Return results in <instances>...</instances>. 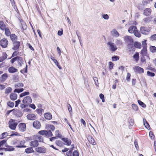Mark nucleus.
<instances>
[{
    "label": "nucleus",
    "instance_id": "obj_1",
    "mask_svg": "<svg viewBox=\"0 0 156 156\" xmlns=\"http://www.w3.org/2000/svg\"><path fill=\"white\" fill-rule=\"evenodd\" d=\"M17 121L13 119L10 120L9 122V127L12 129L15 130L16 126L17 125L18 122Z\"/></svg>",
    "mask_w": 156,
    "mask_h": 156
},
{
    "label": "nucleus",
    "instance_id": "obj_2",
    "mask_svg": "<svg viewBox=\"0 0 156 156\" xmlns=\"http://www.w3.org/2000/svg\"><path fill=\"white\" fill-rule=\"evenodd\" d=\"M107 44L109 46L110 50L112 52L115 51L117 49L115 44L112 42H108Z\"/></svg>",
    "mask_w": 156,
    "mask_h": 156
},
{
    "label": "nucleus",
    "instance_id": "obj_3",
    "mask_svg": "<svg viewBox=\"0 0 156 156\" xmlns=\"http://www.w3.org/2000/svg\"><path fill=\"white\" fill-rule=\"evenodd\" d=\"M123 39L125 42L127 43H133V40L130 36H125L123 37Z\"/></svg>",
    "mask_w": 156,
    "mask_h": 156
},
{
    "label": "nucleus",
    "instance_id": "obj_4",
    "mask_svg": "<svg viewBox=\"0 0 156 156\" xmlns=\"http://www.w3.org/2000/svg\"><path fill=\"white\" fill-rule=\"evenodd\" d=\"M22 102L23 104H26V105H29L32 102L31 98L29 96L25 97L23 98Z\"/></svg>",
    "mask_w": 156,
    "mask_h": 156
},
{
    "label": "nucleus",
    "instance_id": "obj_5",
    "mask_svg": "<svg viewBox=\"0 0 156 156\" xmlns=\"http://www.w3.org/2000/svg\"><path fill=\"white\" fill-rule=\"evenodd\" d=\"M35 150L37 152L41 153H45L47 152L46 149L44 147H36Z\"/></svg>",
    "mask_w": 156,
    "mask_h": 156
},
{
    "label": "nucleus",
    "instance_id": "obj_6",
    "mask_svg": "<svg viewBox=\"0 0 156 156\" xmlns=\"http://www.w3.org/2000/svg\"><path fill=\"white\" fill-rule=\"evenodd\" d=\"M8 41L5 38L2 39L0 41V44L4 48L7 47L8 44Z\"/></svg>",
    "mask_w": 156,
    "mask_h": 156
},
{
    "label": "nucleus",
    "instance_id": "obj_7",
    "mask_svg": "<svg viewBox=\"0 0 156 156\" xmlns=\"http://www.w3.org/2000/svg\"><path fill=\"white\" fill-rule=\"evenodd\" d=\"M17 62L18 64V67H20L23 65H25L24 61L23 58L21 57H19L17 60Z\"/></svg>",
    "mask_w": 156,
    "mask_h": 156
},
{
    "label": "nucleus",
    "instance_id": "obj_8",
    "mask_svg": "<svg viewBox=\"0 0 156 156\" xmlns=\"http://www.w3.org/2000/svg\"><path fill=\"white\" fill-rule=\"evenodd\" d=\"M133 69L135 72H137L139 73H144V69L138 66H135L133 67Z\"/></svg>",
    "mask_w": 156,
    "mask_h": 156
},
{
    "label": "nucleus",
    "instance_id": "obj_9",
    "mask_svg": "<svg viewBox=\"0 0 156 156\" xmlns=\"http://www.w3.org/2000/svg\"><path fill=\"white\" fill-rule=\"evenodd\" d=\"M140 30L141 33L144 34H147L149 33L147 28L144 27H141L140 28Z\"/></svg>",
    "mask_w": 156,
    "mask_h": 156
},
{
    "label": "nucleus",
    "instance_id": "obj_10",
    "mask_svg": "<svg viewBox=\"0 0 156 156\" xmlns=\"http://www.w3.org/2000/svg\"><path fill=\"white\" fill-rule=\"evenodd\" d=\"M27 117L28 119L31 120H34L37 119L36 116L33 114H30L28 115Z\"/></svg>",
    "mask_w": 156,
    "mask_h": 156
},
{
    "label": "nucleus",
    "instance_id": "obj_11",
    "mask_svg": "<svg viewBox=\"0 0 156 156\" xmlns=\"http://www.w3.org/2000/svg\"><path fill=\"white\" fill-rule=\"evenodd\" d=\"M33 126L34 127L37 129H40L41 127L40 123L38 121H34L33 122Z\"/></svg>",
    "mask_w": 156,
    "mask_h": 156
},
{
    "label": "nucleus",
    "instance_id": "obj_12",
    "mask_svg": "<svg viewBox=\"0 0 156 156\" xmlns=\"http://www.w3.org/2000/svg\"><path fill=\"white\" fill-rule=\"evenodd\" d=\"M20 44L19 41H15L13 42V47L12 48L14 50L17 49L19 47Z\"/></svg>",
    "mask_w": 156,
    "mask_h": 156
},
{
    "label": "nucleus",
    "instance_id": "obj_13",
    "mask_svg": "<svg viewBox=\"0 0 156 156\" xmlns=\"http://www.w3.org/2000/svg\"><path fill=\"white\" fill-rule=\"evenodd\" d=\"M19 129L22 132L24 131L26 129V124L24 123H21L19 125Z\"/></svg>",
    "mask_w": 156,
    "mask_h": 156
},
{
    "label": "nucleus",
    "instance_id": "obj_14",
    "mask_svg": "<svg viewBox=\"0 0 156 156\" xmlns=\"http://www.w3.org/2000/svg\"><path fill=\"white\" fill-rule=\"evenodd\" d=\"M39 145L38 142L37 140H35L31 141L30 143V146L34 147H37Z\"/></svg>",
    "mask_w": 156,
    "mask_h": 156
},
{
    "label": "nucleus",
    "instance_id": "obj_15",
    "mask_svg": "<svg viewBox=\"0 0 156 156\" xmlns=\"http://www.w3.org/2000/svg\"><path fill=\"white\" fill-rule=\"evenodd\" d=\"M137 30V28L134 26H131L129 28L128 31L130 33H134Z\"/></svg>",
    "mask_w": 156,
    "mask_h": 156
},
{
    "label": "nucleus",
    "instance_id": "obj_16",
    "mask_svg": "<svg viewBox=\"0 0 156 156\" xmlns=\"http://www.w3.org/2000/svg\"><path fill=\"white\" fill-rule=\"evenodd\" d=\"M62 140L65 142L64 144L69 146L71 144V140L67 138H63Z\"/></svg>",
    "mask_w": 156,
    "mask_h": 156
},
{
    "label": "nucleus",
    "instance_id": "obj_17",
    "mask_svg": "<svg viewBox=\"0 0 156 156\" xmlns=\"http://www.w3.org/2000/svg\"><path fill=\"white\" fill-rule=\"evenodd\" d=\"M44 116L45 118L48 120H50L52 118V115L49 113H46L44 114Z\"/></svg>",
    "mask_w": 156,
    "mask_h": 156
},
{
    "label": "nucleus",
    "instance_id": "obj_18",
    "mask_svg": "<svg viewBox=\"0 0 156 156\" xmlns=\"http://www.w3.org/2000/svg\"><path fill=\"white\" fill-rule=\"evenodd\" d=\"M7 54L5 52H3L2 55L0 57V62H2L7 58Z\"/></svg>",
    "mask_w": 156,
    "mask_h": 156
},
{
    "label": "nucleus",
    "instance_id": "obj_19",
    "mask_svg": "<svg viewBox=\"0 0 156 156\" xmlns=\"http://www.w3.org/2000/svg\"><path fill=\"white\" fill-rule=\"evenodd\" d=\"M151 9L150 8H147L144 11V14L145 15L147 16L151 14Z\"/></svg>",
    "mask_w": 156,
    "mask_h": 156
},
{
    "label": "nucleus",
    "instance_id": "obj_20",
    "mask_svg": "<svg viewBox=\"0 0 156 156\" xmlns=\"http://www.w3.org/2000/svg\"><path fill=\"white\" fill-rule=\"evenodd\" d=\"M8 71L10 73H13L17 72L18 71V70L17 69L15 68L12 66L9 68Z\"/></svg>",
    "mask_w": 156,
    "mask_h": 156
},
{
    "label": "nucleus",
    "instance_id": "obj_21",
    "mask_svg": "<svg viewBox=\"0 0 156 156\" xmlns=\"http://www.w3.org/2000/svg\"><path fill=\"white\" fill-rule=\"evenodd\" d=\"M140 54L143 56H146L147 55L146 48H143L141 51Z\"/></svg>",
    "mask_w": 156,
    "mask_h": 156
},
{
    "label": "nucleus",
    "instance_id": "obj_22",
    "mask_svg": "<svg viewBox=\"0 0 156 156\" xmlns=\"http://www.w3.org/2000/svg\"><path fill=\"white\" fill-rule=\"evenodd\" d=\"M5 146L6 147V148H4L6 151H11L14 150V148L12 146H9L8 145L5 144Z\"/></svg>",
    "mask_w": 156,
    "mask_h": 156
},
{
    "label": "nucleus",
    "instance_id": "obj_23",
    "mask_svg": "<svg viewBox=\"0 0 156 156\" xmlns=\"http://www.w3.org/2000/svg\"><path fill=\"white\" fill-rule=\"evenodd\" d=\"M10 98L11 100L14 101L17 99V95L15 93H12L10 94Z\"/></svg>",
    "mask_w": 156,
    "mask_h": 156
},
{
    "label": "nucleus",
    "instance_id": "obj_24",
    "mask_svg": "<svg viewBox=\"0 0 156 156\" xmlns=\"http://www.w3.org/2000/svg\"><path fill=\"white\" fill-rule=\"evenodd\" d=\"M34 136L36 139L38 140L40 142H43V138L42 136L37 135H34Z\"/></svg>",
    "mask_w": 156,
    "mask_h": 156
},
{
    "label": "nucleus",
    "instance_id": "obj_25",
    "mask_svg": "<svg viewBox=\"0 0 156 156\" xmlns=\"http://www.w3.org/2000/svg\"><path fill=\"white\" fill-rule=\"evenodd\" d=\"M145 127L148 129H150V126L147 121L145 119H143Z\"/></svg>",
    "mask_w": 156,
    "mask_h": 156
},
{
    "label": "nucleus",
    "instance_id": "obj_26",
    "mask_svg": "<svg viewBox=\"0 0 156 156\" xmlns=\"http://www.w3.org/2000/svg\"><path fill=\"white\" fill-rule=\"evenodd\" d=\"M0 28L2 30L5 28V25L3 21H0Z\"/></svg>",
    "mask_w": 156,
    "mask_h": 156
},
{
    "label": "nucleus",
    "instance_id": "obj_27",
    "mask_svg": "<svg viewBox=\"0 0 156 156\" xmlns=\"http://www.w3.org/2000/svg\"><path fill=\"white\" fill-rule=\"evenodd\" d=\"M23 142L22 141H20L19 140H17L16 142V143H17V144L20 143V144L18 145H16V147H20V148H21V147H23L25 148L26 147V146L25 145H23L21 144V143H22Z\"/></svg>",
    "mask_w": 156,
    "mask_h": 156
},
{
    "label": "nucleus",
    "instance_id": "obj_28",
    "mask_svg": "<svg viewBox=\"0 0 156 156\" xmlns=\"http://www.w3.org/2000/svg\"><path fill=\"white\" fill-rule=\"evenodd\" d=\"M115 43L118 46H121L123 44V42L121 40L116 39L115 41Z\"/></svg>",
    "mask_w": 156,
    "mask_h": 156
},
{
    "label": "nucleus",
    "instance_id": "obj_29",
    "mask_svg": "<svg viewBox=\"0 0 156 156\" xmlns=\"http://www.w3.org/2000/svg\"><path fill=\"white\" fill-rule=\"evenodd\" d=\"M111 33L114 36L116 37H118L119 35V34L115 30H113L112 31Z\"/></svg>",
    "mask_w": 156,
    "mask_h": 156
},
{
    "label": "nucleus",
    "instance_id": "obj_30",
    "mask_svg": "<svg viewBox=\"0 0 156 156\" xmlns=\"http://www.w3.org/2000/svg\"><path fill=\"white\" fill-rule=\"evenodd\" d=\"M34 151L32 148L31 147L25 149V152L27 153H30Z\"/></svg>",
    "mask_w": 156,
    "mask_h": 156
},
{
    "label": "nucleus",
    "instance_id": "obj_31",
    "mask_svg": "<svg viewBox=\"0 0 156 156\" xmlns=\"http://www.w3.org/2000/svg\"><path fill=\"white\" fill-rule=\"evenodd\" d=\"M10 38L12 41H16V40H17V37L15 34H12L10 35Z\"/></svg>",
    "mask_w": 156,
    "mask_h": 156
},
{
    "label": "nucleus",
    "instance_id": "obj_32",
    "mask_svg": "<svg viewBox=\"0 0 156 156\" xmlns=\"http://www.w3.org/2000/svg\"><path fill=\"white\" fill-rule=\"evenodd\" d=\"M5 34L7 36H9L11 35L10 32L8 28H6L5 29Z\"/></svg>",
    "mask_w": 156,
    "mask_h": 156
},
{
    "label": "nucleus",
    "instance_id": "obj_33",
    "mask_svg": "<svg viewBox=\"0 0 156 156\" xmlns=\"http://www.w3.org/2000/svg\"><path fill=\"white\" fill-rule=\"evenodd\" d=\"M52 136V134L50 130H46V136Z\"/></svg>",
    "mask_w": 156,
    "mask_h": 156
},
{
    "label": "nucleus",
    "instance_id": "obj_34",
    "mask_svg": "<svg viewBox=\"0 0 156 156\" xmlns=\"http://www.w3.org/2000/svg\"><path fill=\"white\" fill-rule=\"evenodd\" d=\"M133 58L136 61H137L139 58V54L138 53H136L133 56Z\"/></svg>",
    "mask_w": 156,
    "mask_h": 156
},
{
    "label": "nucleus",
    "instance_id": "obj_35",
    "mask_svg": "<svg viewBox=\"0 0 156 156\" xmlns=\"http://www.w3.org/2000/svg\"><path fill=\"white\" fill-rule=\"evenodd\" d=\"M7 78V75L6 73L3 74L2 76L1 80L5 81Z\"/></svg>",
    "mask_w": 156,
    "mask_h": 156
},
{
    "label": "nucleus",
    "instance_id": "obj_36",
    "mask_svg": "<svg viewBox=\"0 0 156 156\" xmlns=\"http://www.w3.org/2000/svg\"><path fill=\"white\" fill-rule=\"evenodd\" d=\"M89 142L92 144L93 145H94L96 144V143L95 142V140L94 138H91L89 140Z\"/></svg>",
    "mask_w": 156,
    "mask_h": 156
},
{
    "label": "nucleus",
    "instance_id": "obj_37",
    "mask_svg": "<svg viewBox=\"0 0 156 156\" xmlns=\"http://www.w3.org/2000/svg\"><path fill=\"white\" fill-rule=\"evenodd\" d=\"M134 45L135 47L137 48H140L141 45L140 44L139 42H135L134 43Z\"/></svg>",
    "mask_w": 156,
    "mask_h": 156
},
{
    "label": "nucleus",
    "instance_id": "obj_38",
    "mask_svg": "<svg viewBox=\"0 0 156 156\" xmlns=\"http://www.w3.org/2000/svg\"><path fill=\"white\" fill-rule=\"evenodd\" d=\"M138 102L139 105L141 106L143 108H145L146 107V105L141 101L138 100Z\"/></svg>",
    "mask_w": 156,
    "mask_h": 156
},
{
    "label": "nucleus",
    "instance_id": "obj_39",
    "mask_svg": "<svg viewBox=\"0 0 156 156\" xmlns=\"http://www.w3.org/2000/svg\"><path fill=\"white\" fill-rule=\"evenodd\" d=\"M150 51L152 52H154L156 51V48L154 46H151L150 47Z\"/></svg>",
    "mask_w": 156,
    "mask_h": 156
},
{
    "label": "nucleus",
    "instance_id": "obj_40",
    "mask_svg": "<svg viewBox=\"0 0 156 156\" xmlns=\"http://www.w3.org/2000/svg\"><path fill=\"white\" fill-rule=\"evenodd\" d=\"M134 34L136 36L138 37H140L141 36V34L138 31V30H137L135 31L134 33Z\"/></svg>",
    "mask_w": 156,
    "mask_h": 156
},
{
    "label": "nucleus",
    "instance_id": "obj_41",
    "mask_svg": "<svg viewBox=\"0 0 156 156\" xmlns=\"http://www.w3.org/2000/svg\"><path fill=\"white\" fill-rule=\"evenodd\" d=\"M55 135L56 137H60L62 136V134L58 130L56 131Z\"/></svg>",
    "mask_w": 156,
    "mask_h": 156
},
{
    "label": "nucleus",
    "instance_id": "obj_42",
    "mask_svg": "<svg viewBox=\"0 0 156 156\" xmlns=\"http://www.w3.org/2000/svg\"><path fill=\"white\" fill-rule=\"evenodd\" d=\"M12 89L11 87H8L5 90V94H7L10 93L11 92Z\"/></svg>",
    "mask_w": 156,
    "mask_h": 156
},
{
    "label": "nucleus",
    "instance_id": "obj_43",
    "mask_svg": "<svg viewBox=\"0 0 156 156\" xmlns=\"http://www.w3.org/2000/svg\"><path fill=\"white\" fill-rule=\"evenodd\" d=\"M132 107L133 109L135 111H136L138 110V107L135 104H133L132 105Z\"/></svg>",
    "mask_w": 156,
    "mask_h": 156
},
{
    "label": "nucleus",
    "instance_id": "obj_44",
    "mask_svg": "<svg viewBox=\"0 0 156 156\" xmlns=\"http://www.w3.org/2000/svg\"><path fill=\"white\" fill-rule=\"evenodd\" d=\"M53 61L55 64L58 66V68L60 69H61V67L59 65V63L56 59H54V61Z\"/></svg>",
    "mask_w": 156,
    "mask_h": 156
},
{
    "label": "nucleus",
    "instance_id": "obj_45",
    "mask_svg": "<svg viewBox=\"0 0 156 156\" xmlns=\"http://www.w3.org/2000/svg\"><path fill=\"white\" fill-rule=\"evenodd\" d=\"M46 130H41L38 132V133L40 135H45L46 134Z\"/></svg>",
    "mask_w": 156,
    "mask_h": 156
},
{
    "label": "nucleus",
    "instance_id": "obj_46",
    "mask_svg": "<svg viewBox=\"0 0 156 156\" xmlns=\"http://www.w3.org/2000/svg\"><path fill=\"white\" fill-rule=\"evenodd\" d=\"M7 140H4L1 141V142H0V147H1L2 146H3V145L4 144L6 145L7 144L6 143Z\"/></svg>",
    "mask_w": 156,
    "mask_h": 156
},
{
    "label": "nucleus",
    "instance_id": "obj_47",
    "mask_svg": "<svg viewBox=\"0 0 156 156\" xmlns=\"http://www.w3.org/2000/svg\"><path fill=\"white\" fill-rule=\"evenodd\" d=\"M102 18L104 19L105 20H108L109 19V16L108 14H103L102 15Z\"/></svg>",
    "mask_w": 156,
    "mask_h": 156
},
{
    "label": "nucleus",
    "instance_id": "obj_48",
    "mask_svg": "<svg viewBox=\"0 0 156 156\" xmlns=\"http://www.w3.org/2000/svg\"><path fill=\"white\" fill-rule=\"evenodd\" d=\"M36 111L39 114H41L42 112H44V109L42 108L37 109H36Z\"/></svg>",
    "mask_w": 156,
    "mask_h": 156
},
{
    "label": "nucleus",
    "instance_id": "obj_49",
    "mask_svg": "<svg viewBox=\"0 0 156 156\" xmlns=\"http://www.w3.org/2000/svg\"><path fill=\"white\" fill-rule=\"evenodd\" d=\"M23 90V88L20 89H15L14 91V92H17L18 93H20V92H22Z\"/></svg>",
    "mask_w": 156,
    "mask_h": 156
},
{
    "label": "nucleus",
    "instance_id": "obj_50",
    "mask_svg": "<svg viewBox=\"0 0 156 156\" xmlns=\"http://www.w3.org/2000/svg\"><path fill=\"white\" fill-rule=\"evenodd\" d=\"M8 105L10 107L12 108L14 106V103L11 101H9L8 103Z\"/></svg>",
    "mask_w": 156,
    "mask_h": 156
},
{
    "label": "nucleus",
    "instance_id": "obj_51",
    "mask_svg": "<svg viewBox=\"0 0 156 156\" xmlns=\"http://www.w3.org/2000/svg\"><path fill=\"white\" fill-rule=\"evenodd\" d=\"M27 66L26 65V67L25 69H22L20 71V72L22 73H26L27 72Z\"/></svg>",
    "mask_w": 156,
    "mask_h": 156
},
{
    "label": "nucleus",
    "instance_id": "obj_52",
    "mask_svg": "<svg viewBox=\"0 0 156 156\" xmlns=\"http://www.w3.org/2000/svg\"><path fill=\"white\" fill-rule=\"evenodd\" d=\"M149 135L150 137L151 138V139H154L155 137L152 131H151L150 132Z\"/></svg>",
    "mask_w": 156,
    "mask_h": 156
},
{
    "label": "nucleus",
    "instance_id": "obj_53",
    "mask_svg": "<svg viewBox=\"0 0 156 156\" xmlns=\"http://www.w3.org/2000/svg\"><path fill=\"white\" fill-rule=\"evenodd\" d=\"M109 68L110 70H112L113 69V63L110 62H109Z\"/></svg>",
    "mask_w": 156,
    "mask_h": 156
},
{
    "label": "nucleus",
    "instance_id": "obj_54",
    "mask_svg": "<svg viewBox=\"0 0 156 156\" xmlns=\"http://www.w3.org/2000/svg\"><path fill=\"white\" fill-rule=\"evenodd\" d=\"M72 150H71L66 153V154L68 156H73Z\"/></svg>",
    "mask_w": 156,
    "mask_h": 156
},
{
    "label": "nucleus",
    "instance_id": "obj_55",
    "mask_svg": "<svg viewBox=\"0 0 156 156\" xmlns=\"http://www.w3.org/2000/svg\"><path fill=\"white\" fill-rule=\"evenodd\" d=\"M146 40L144 41H142V46L143 48H147V44L146 43Z\"/></svg>",
    "mask_w": 156,
    "mask_h": 156
},
{
    "label": "nucleus",
    "instance_id": "obj_56",
    "mask_svg": "<svg viewBox=\"0 0 156 156\" xmlns=\"http://www.w3.org/2000/svg\"><path fill=\"white\" fill-rule=\"evenodd\" d=\"M147 75L150 76H154L155 74L151 72H150L148 71L147 72Z\"/></svg>",
    "mask_w": 156,
    "mask_h": 156
},
{
    "label": "nucleus",
    "instance_id": "obj_57",
    "mask_svg": "<svg viewBox=\"0 0 156 156\" xmlns=\"http://www.w3.org/2000/svg\"><path fill=\"white\" fill-rule=\"evenodd\" d=\"M19 57L17 56L15 58H13L11 60V62L12 64L14 62L16 61H17Z\"/></svg>",
    "mask_w": 156,
    "mask_h": 156
},
{
    "label": "nucleus",
    "instance_id": "obj_58",
    "mask_svg": "<svg viewBox=\"0 0 156 156\" xmlns=\"http://www.w3.org/2000/svg\"><path fill=\"white\" fill-rule=\"evenodd\" d=\"M151 40L152 41H154L156 40V34H154L151 36L150 37Z\"/></svg>",
    "mask_w": 156,
    "mask_h": 156
},
{
    "label": "nucleus",
    "instance_id": "obj_59",
    "mask_svg": "<svg viewBox=\"0 0 156 156\" xmlns=\"http://www.w3.org/2000/svg\"><path fill=\"white\" fill-rule=\"evenodd\" d=\"M99 97L102 100V102H105L104 96V95L102 94H101L99 95Z\"/></svg>",
    "mask_w": 156,
    "mask_h": 156
},
{
    "label": "nucleus",
    "instance_id": "obj_60",
    "mask_svg": "<svg viewBox=\"0 0 156 156\" xmlns=\"http://www.w3.org/2000/svg\"><path fill=\"white\" fill-rule=\"evenodd\" d=\"M55 143L58 146H61L62 145V143L61 141L59 140H57L56 141Z\"/></svg>",
    "mask_w": 156,
    "mask_h": 156
},
{
    "label": "nucleus",
    "instance_id": "obj_61",
    "mask_svg": "<svg viewBox=\"0 0 156 156\" xmlns=\"http://www.w3.org/2000/svg\"><path fill=\"white\" fill-rule=\"evenodd\" d=\"M73 156H79L78 153L76 151H74L72 153Z\"/></svg>",
    "mask_w": 156,
    "mask_h": 156
},
{
    "label": "nucleus",
    "instance_id": "obj_62",
    "mask_svg": "<svg viewBox=\"0 0 156 156\" xmlns=\"http://www.w3.org/2000/svg\"><path fill=\"white\" fill-rule=\"evenodd\" d=\"M131 76L130 74L129 73H128L127 74V76L126 78V80L127 81H129L130 79V77Z\"/></svg>",
    "mask_w": 156,
    "mask_h": 156
},
{
    "label": "nucleus",
    "instance_id": "obj_63",
    "mask_svg": "<svg viewBox=\"0 0 156 156\" xmlns=\"http://www.w3.org/2000/svg\"><path fill=\"white\" fill-rule=\"evenodd\" d=\"M119 59V57L117 56L112 57V59L113 61H116Z\"/></svg>",
    "mask_w": 156,
    "mask_h": 156
},
{
    "label": "nucleus",
    "instance_id": "obj_64",
    "mask_svg": "<svg viewBox=\"0 0 156 156\" xmlns=\"http://www.w3.org/2000/svg\"><path fill=\"white\" fill-rule=\"evenodd\" d=\"M16 86L18 87H23V84L21 83H19L15 85V87Z\"/></svg>",
    "mask_w": 156,
    "mask_h": 156
}]
</instances>
